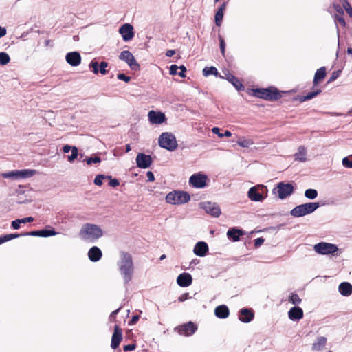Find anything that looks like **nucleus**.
Listing matches in <instances>:
<instances>
[{
  "instance_id": "obj_1",
  "label": "nucleus",
  "mask_w": 352,
  "mask_h": 352,
  "mask_svg": "<svg viewBox=\"0 0 352 352\" xmlns=\"http://www.w3.org/2000/svg\"><path fill=\"white\" fill-rule=\"evenodd\" d=\"M120 259L118 265L121 274L123 276L124 283H128L132 278L133 274V262L132 256L128 252L122 251L120 253Z\"/></svg>"
},
{
  "instance_id": "obj_2",
  "label": "nucleus",
  "mask_w": 352,
  "mask_h": 352,
  "mask_svg": "<svg viewBox=\"0 0 352 352\" xmlns=\"http://www.w3.org/2000/svg\"><path fill=\"white\" fill-rule=\"evenodd\" d=\"M102 236L103 231L101 228L94 223H85L79 231L80 238L87 241H96Z\"/></svg>"
},
{
  "instance_id": "obj_3",
  "label": "nucleus",
  "mask_w": 352,
  "mask_h": 352,
  "mask_svg": "<svg viewBox=\"0 0 352 352\" xmlns=\"http://www.w3.org/2000/svg\"><path fill=\"white\" fill-rule=\"evenodd\" d=\"M253 95L255 97L269 101H276L281 98L280 91L273 87L268 88H256L253 90Z\"/></svg>"
},
{
  "instance_id": "obj_4",
  "label": "nucleus",
  "mask_w": 352,
  "mask_h": 352,
  "mask_svg": "<svg viewBox=\"0 0 352 352\" xmlns=\"http://www.w3.org/2000/svg\"><path fill=\"white\" fill-rule=\"evenodd\" d=\"M319 207L320 204L318 202H308L294 208L290 211V214L294 217H301L313 213Z\"/></svg>"
},
{
  "instance_id": "obj_5",
  "label": "nucleus",
  "mask_w": 352,
  "mask_h": 352,
  "mask_svg": "<svg viewBox=\"0 0 352 352\" xmlns=\"http://www.w3.org/2000/svg\"><path fill=\"white\" fill-rule=\"evenodd\" d=\"M190 199L189 193L185 191L173 190L166 196L167 203L173 205H180L187 203Z\"/></svg>"
},
{
  "instance_id": "obj_6",
  "label": "nucleus",
  "mask_w": 352,
  "mask_h": 352,
  "mask_svg": "<svg viewBox=\"0 0 352 352\" xmlns=\"http://www.w3.org/2000/svg\"><path fill=\"white\" fill-rule=\"evenodd\" d=\"M158 144L160 147L169 151H173L177 147V142L175 136L169 132L162 133L160 135Z\"/></svg>"
},
{
  "instance_id": "obj_7",
  "label": "nucleus",
  "mask_w": 352,
  "mask_h": 352,
  "mask_svg": "<svg viewBox=\"0 0 352 352\" xmlns=\"http://www.w3.org/2000/svg\"><path fill=\"white\" fill-rule=\"evenodd\" d=\"M248 196L253 201H262L267 196V188L264 185L254 186L249 189Z\"/></svg>"
},
{
  "instance_id": "obj_8",
  "label": "nucleus",
  "mask_w": 352,
  "mask_h": 352,
  "mask_svg": "<svg viewBox=\"0 0 352 352\" xmlns=\"http://www.w3.org/2000/svg\"><path fill=\"white\" fill-rule=\"evenodd\" d=\"M294 190V188L292 184L281 182L272 190V192L277 195L278 198L283 200L293 194Z\"/></svg>"
},
{
  "instance_id": "obj_9",
  "label": "nucleus",
  "mask_w": 352,
  "mask_h": 352,
  "mask_svg": "<svg viewBox=\"0 0 352 352\" xmlns=\"http://www.w3.org/2000/svg\"><path fill=\"white\" fill-rule=\"evenodd\" d=\"M314 251L321 255H334L338 251V248L336 244L320 242L314 245Z\"/></svg>"
},
{
  "instance_id": "obj_10",
  "label": "nucleus",
  "mask_w": 352,
  "mask_h": 352,
  "mask_svg": "<svg viewBox=\"0 0 352 352\" xmlns=\"http://www.w3.org/2000/svg\"><path fill=\"white\" fill-rule=\"evenodd\" d=\"M35 173L36 170H34L22 169L3 173L1 175L3 178L16 180L19 179L30 178L34 175Z\"/></svg>"
},
{
  "instance_id": "obj_11",
  "label": "nucleus",
  "mask_w": 352,
  "mask_h": 352,
  "mask_svg": "<svg viewBox=\"0 0 352 352\" xmlns=\"http://www.w3.org/2000/svg\"><path fill=\"white\" fill-rule=\"evenodd\" d=\"M197 330V325L192 322L182 324L174 328V331L177 332L181 336H191Z\"/></svg>"
},
{
  "instance_id": "obj_12",
  "label": "nucleus",
  "mask_w": 352,
  "mask_h": 352,
  "mask_svg": "<svg viewBox=\"0 0 352 352\" xmlns=\"http://www.w3.org/2000/svg\"><path fill=\"white\" fill-rule=\"evenodd\" d=\"M207 180L208 177L206 175L199 173L190 176L189 179V184L194 188H204L206 186Z\"/></svg>"
},
{
  "instance_id": "obj_13",
  "label": "nucleus",
  "mask_w": 352,
  "mask_h": 352,
  "mask_svg": "<svg viewBox=\"0 0 352 352\" xmlns=\"http://www.w3.org/2000/svg\"><path fill=\"white\" fill-rule=\"evenodd\" d=\"M199 208L204 210L205 212L214 217H218L221 214V209L216 203L210 201H204L199 203Z\"/></svg>"
},
{
  "instance_id": "obj_14",
  "label": "nucleus",
  "mask_w": 352,
  "mask_h": 352,
  "mask_svg": "<svg viewBox=\"0 0 352 352\" xmlns=\"http://www.w3.org/2000/svg\"><path fill=\"white\" fill-rule=\"evenodd\" d=\"M119 58L126 62L133 70L140 69V65L136 61L133 54L129 50L122 51L119 55Z\"/></svg>"
},
{
  "instance_id": "obj_15",
  "label": "nucleus",
  "mask_w": 352,
  "mask_h": 352,
  "mask_svg": "<svg viewBox=\"0 0 352 352\" xmlns=\"http://www.w3.org/2000/svg\"><path fill=\"white\" fill-rule=\"evenodd\" d=\"M119 33L125 42L131 41L135 35L133 27L130 23H124L119 28Z\"/></svg>"
},
{
  "instance_id": "obj_16",
  "label": "nucleus",
  "mask_w": 352,
  "mask_h": 352,
  "mask_svg": "<svg viewBox=\"0 0 352 352\" xmlns=\"http://www.w3.org/2000/svg\"><path fill=\"white\" fill-rule=\"evenodd\" d=\"M136 164L140 168H148L152 164V158L151 155L142 153H138L136 157Z\"/></svg>"
},
{
  "instance_id": "obj_17",
  "label": "nucleus",
  "mask_w": 352,
  "mask_h": 352,
  "mask_svg": "<svg viewBox=\"0 0 352 352\" xmlns=\"http://www.w3.org/2000/svg\"><path fill=\"white\" fill-rule=\"evenodd\" d=\"M148 120L151 123L160 124L166 120V116L164 113L150 111L148 112Z\"/></svg>"
},
{
  "instance_id": "obj_18",
  "label": "nucleus",
  "mask_w": 352,
  "mask_h": 352,
  "mask_svg": "<svg viewBox=\"0 0 352 352\" xmlns=\"http://www.w3.org/2000/svg\"><path fill=\"white\" fill-rule=\"evenodd\" d=\"M65 60L71 66L76 67L81 63V56L78 52H68L65 56Z\"/></svg>"
},
{
  "instance_id": "obj_19",
  "label": "nucleus",
  "mask_w": 352,
  "mask_h": 352,
  "mask_svg": "<svg viewBox=\"0 0 352 352\" xmlns=\"http://www.w3.org/2000/svg\"><path fill=\"white\" fill-rule=\"evenodd\" d=\"M122 340V329L116 325L114 327V331L111 337V346L112 349H116L118 347L120 342Z\"/></svg>"
},
{
  "instance_id": "obj_20",
  "label": "nucleus",
  "mask_w": 352,
  "mask_h": 352,
  "mask_svg": "<svg viewBox=\"0 0 352 352\" xmlns=\"http://www.w3.org/2000/svg\"><path fill=\"white\" fill-rule=\"evenodd\" d=\"M209 250L208 244L204 241L197 242L193 249V252L195 255L203 257L206 255Z\"/></svg>"
},
{
  "instance_id": "obj_21",
  "label": "nucleus",
  "mask_w": 352,
  "mask_h": 352,
  "mask_svg": "<svg viewBox=\"0 0 352 352\" xmlns=\"http://www.w3.org/2000/svg\"><path fill=\"white\" fill-rule=\"evenodd\" d=\"M245 234V232L241 229L232 228L228 230L227 236L230 240L236 242L239 241L240 240V237L243 236Z\"/></svg>"
},
{
  "instance_id": "obj_22",
  "label": "nucleus",
  "mask_w": 352,
  "mask_h": 352,
  "mask_svg": "<svg viewBox=\"0 0 352 352\" xmlns=\"http://www.w3.org/2000/svg\"><path fill=\"white\" fill-rule=\"evenodd\" d=\"M88 257L92 262H97L100 260L102 256L101 250L97 246L91 247L88 251Z\"/></svg>"
},
{
  "instance_id": "obj_23",
  "label": "nucleus",
  "mask_w": 352,
  "mask_h": 352,
  "mask_svg": "<svg viewBox=\"0 0 352 352\" xmlns=\"http://www.w3.org/2000/svg\"><path fill=\"white\" fill-rule=\"evenodd\" d=\"M192 282V278L189 273L184 272L177 278V283L179 286H190Z\"/></svg>"
},
{
  "instance_id": "obj_24",
  "label": "nucleus",
  "mask_w": 352,
  "mask_h": 352,
  "mask_svg": "<svg viewBox=\"0 0 352 352\" xmlns=\"http://www.w3.org/2000/svg\"><path fill=\"white\" fill-rule=\"evenodd\" d=\"M239 318L243 322H250L254 318V313L250 309L243 308L240 311V315Z\"/></svg>"
},
{
  "instance_id": "obj_25",
  "label": "nucleus",
  "mask_w": 352,
  "mask_h": 352,
  "mask_svg": "<svg viewBox=\"0 0 352 352\" xmlns=\"http://www.w3.org/2000/svg\"><path fill=\"white\" fill-rule=\"evenodd\" d=\"M288 317L292 320H298L303 317V311L299 307H294L288 311Z\"/></svg>"
},
{
  "instance_id": "obj_26",
  "label": "nucleus",
  "mask_w": 352,
  "mask_h": 352,
  "mask_svg": "<svg viewBox=\"0 0 352 352\" xmlns=\"http://www.w3.org/2000/svg\"><path fill=\"white\" fill-rule=\"evenodd\" d=\"M229 314L228 307L224 305L217 306L214 309V314L219 318H226L228 317Z\"/></svg>"
},
{
  "instance_id": "obj_27",
  "label": "nucleus",
  "mask_w": 352,
  "mask_h": 352,
  "mask_svg": "<svg viewBox=\"0 0 352 352\" xmlns=\"http://www.w3.org/2000/svg\"><path fill=\"white\" fill-rule=\"evenodd\" d=\"M226 76L227 80L232 83L237 90H242L244 89V86L236 76L229 72L226 74Z\"/></svg>"
},
{
  "instance_id": "obj_28",
  "label": "nucleus",
  "mask_w": 352,
  "mask_h": 352,
  "mask_svg": "<svg viewBox=\"0 0 352 352\" xmlns=\"http://www.w3.org/2000/svg\"><path fill=\"white\" fill-rule=\"evenodd\" d=\"M226 8V3H223L218 9L215 14V23L217 26H221L223 18V12Z\"/></svg>"
},
{
  "instance_id": "obj_29",
  "label": "nucleus",
  "mask_w": 352,
  "mask_h": 352,
  "mask_svg": "<svg viewBox=\"0 0 352 352\" xmlns=\"http://www.w3.org/2000/svg\"><path fill=\"white\" fill-rule=\"evenodd\" d=\"M326 76V68L325 67H322L317 69V71L315 73L314 78V85H317L318 81L324 79Z\"/></svg>"
},
{
  "instance_id": "obj_30",
  "label": "nucleus",
  "mask_w": 352,
  "mask_h": 352,
  "mask_svg": "<svg viewBox=\"0 0 352 352\" xmlns=\"http://www.w3.org/2000/svg\"><path fill=\"white\" fill-rule=\"evenodd\" d=\"M327 338L325 337L321 336L317 338L316 342L313 344L312 349L315 351L322 350L326 344Z\"/></svg>"
},
{
  "instance_id": "obj_31",
  "label": "nucleus",
  "mask_w": 352,
  "mask_h": 352,
  "mask_svg": "<svg viewBox=\"0 0 352 352\" xmlns=\"http://www.w3.org/2000/svg\"><path fill=\"white\" fill-rule=\"evenodd\" d=\"M320 92H321L320 89H316V91L309 92L305 96H299L297 99L300 102H303L305 101H307V100L314 98L315 96L318 95Z\"/></svg>"
},
{
  "instance_id": "obj_32",
  "label": "nucleus",
  "mask_w": 352,
  "mask_h": 352,
  "mask_svg": "<svg viewBox=\"0 0 352 352\" xmlns=\"http://www.w3.org/2000/svg\"><path fill=\"white\" fill-rule=\"evenodd\" d=\"M306 154L307 151L306 148L304 146H300L298 148V151L294 155L295 160L304 162L306 161Z\"/></svg>"
},
{
  "instance_id": "obj_33",
  "label": "nucleus",
  "mask_w": 352,
  "mask_h": 352,
  "mask_svg": "<svg viewBox=\"0 0 352 352\" xmlns=\"http://www.w3.org/2000/svg\"><path fill=\"white\" fill-rule=\"evenodd\" d=\"M203 75L204 76H208L210 75H214L215 76H219L221 78H223V76H220L219 74V72L217 69L215 67H206L203 69Z\"/></svg>"
},
{
  "instance_id": "obj_34",
  "label": "nucleus",
  "mask_w": 352,
  "mask_h": 352,
  "mask_svg": "<svg viewBox=\"0 0 352 352\" xmlns=\"http://www.w3.org/2000/svg\"><path fill=\"white\" fill-rule=\"evenodd\" d=\"M20 236H22L21 234H17V233L8 234H5V235L0 236L1 241H2L3 243H6L7 241H9L10 240L16 239V238L20 237Z\"/></svg>"
},
{
  "instance_id": "obj_35",
  "label": "nucleus",
  "mask_w": 352,
  "mask_h": 352,
  "mask_svg": "<svg viewBox=\"0 0 352 352\" xmlns=\"http://www.w3.org/2000/svg\"><path fill=\"white\" fill-rule=\"evenodd\" d=\"M318 195V191L316 189L309 188L305 191V196L309 199H316Z\"/></svg>"
},
{
  "instance_id": "obj_36",
  "label": "nucleus",
  "mask_w": 352,
  "mask_h": 352,
  "mask_svg": "<svg viewBox=\"0 0 352 352\" xmlns=\"http://www.w3.org/2000/svg\"><path fill=\"white\" fill-rule=\"evenodd\" d=\"M41 237H50L56 235L58 233L54 230L42 229L40 230Z\"/></svg>"
},
{
  "instance_id": "obj_37",
  "label": "nucleus",
  "mask_w": 352,
  "mask_h": 352,
  "mask_svg": "<svg viewBox=\"0 0 352 352\" xmlns=\"http://www.w3.org/2000/svg\"><path fill=\"white\" fill-rule=\"evenodd\" d=\"M287 300L293 305H298L301 302V299L298 294L292 293L288 296Z\"/></svg>"
},
{
  "instance_id": "obj_38",
  "label": "nucleus",
  "mask_w": 352,
  "mask_h": 352,
  "mask_svg": "<svg viewBox=\"0 0 352 352\" xmlns=\"http://www.w3.org/2000/svg\"><path fill=\"white\" fill-rule=\"evenodd\" d=\"M10 61V56L5 52H0V65H6Z\"/></svg>"
},
{
  "instance_id": "obj_39",
  "label": "nucleus",
  "mask_w": 352,
  "mask_h": 352,
  "mask_svg": "<svg viewBox=\"0 0 352 352\" xmlns=\"http://www.w3.org/2000/svg\"><path fill=\"white\" fill-rule=\"evenodd\" d=\"M237 144L241 147L248 148L252 144V142L250 140L241 138L238 140Z\"/></svg>"
},
{
  "instance_id": "obj_40",
  "label": "nucleus",
  "mask_w": 352,
  "mask_h": 352,
  "mask_svg": "<svg viewBox=\"0 0 352 352\" xmlns=\"http://www.w3.org/2000/svg\"><path fill=\"white\" fill-rule=\"evenodd\" d=\"M72 153L70 155L68 156V161L69 162H74L78 157V151L77 147L73 146L72 149H71Z\"/></svg>"
},
{
  "instance_id": "obj_41",
  "label": "nucleus",
  "mask_w": 352,
  "mask_h": 352,
  "mask_svg": "<svg viewBox=\"0 0 352 352\" xmlns=\"http://www.w3.org/2000/svg\"><path fill=\"white\" fill-rule=\"evenodd\" d=\"M338 290L344 296H349L352 294V287H338Z\"/></svg>"
},
{
  "instance_id": "obj_42",
  "label": "nucleus",
  "mask_w": 352,
  "mask_h": 352,
  "mask_svg": "<svg viewBox=\"0 0 352 352\" xmlns=\"http://www.w3.org/2000/svg\"><path fill=\"white\" fill-rule=\"evenodd\" d=\"M85 161L86 162L87 164L91 165L92 163H95V164L100 163L101 162V159L98 156H95V157H87L85 160Z\"/></svg>"
},
{
  "instance_id": "obj_43",
  "label": "nucleus",
  "mask_w": 352,
  "mask_h": 352,
  "mask_svg": "<svg viewBox=\"0 0 352 352\" xmlns=\"http://www.w3.org/2000/svg\"><path fill=\"white\" fill-rule=\"evenodd\" d=\"M196 294V292L191 293V292H186L183 294H182L179 298L178 300L180 302H183L187 299L192 298L193 296Z\"/></svg>"
},
{
  "instance_id": "obj_44",
  "label": "nucleus",
  "mask_w": 352,
  "mask_h": 352,
  "mask_svg": "<svg viewBox=\"0 0 352 352\" xmlns=\"http://www.w3.org/2000/svg\"><path fill=\"white\" fill-rule=\"evenodd\" d=\"M342 6L345 9L346 12L349 14V15L352 17V8L349 2L347 0H344Z\"/></svg>"
},
{
  "instance_id": "obj_45",
  "label": "nucleus",
  "mask_w": 352,
  "mask_h": 352,
  "mask_svg": "<svg viewBox=\"0 0 352 352\" xmlns=\"http://www.w3.org/2000/svg\"><path fill=\"white\" fill-rule=\"evenodd\" d=\"M107 175H98L96 176L94 179V184L96 186H102V179H106Z\"/></svg>"
},
{
  "instance_id": "obj_46",
  "label": "nucleus",
  "mask_w": 352,
  "mask_h": 352,
  "mask_svg": "<svg viewBox=\"0 0 352 352\" xmlns=\"http://www.w3.org/2000/svg\"><path fill=\"white\" fill-rule=\"evenodd\" d=\"M108 66V63L107 62L102 61L98 65V68L100 73L102 75H105L107 73V70L106 68Z\"/></svg>"
},
{
  "instance_id": "obj_47",
  "label": "nucleus",
  "mask_w": 352,
  "mask_h": 352,
  "mask_svg": "<svg viewBox=\"0 0 352 352\" xmlns=\"http://www.w3.org/2000/svg\"><path fill=\"white\" fill-rule=\"evenodd\" d=\"M106 179L109 180V185L111 187L115 188V187L119 186V184H120V182L117 179L112 178V177L110 175H107Z\"/></svg>"
},
{
  "instance_id": "obj_48",
  "label": "nucleus",
  "mask_w": 352,
  "mask_h": 352,
  "mask_svg": "<svg viewBox=\"0 0 352 352\" xmlns=\"http://www.w3.org/2000/svg\"><path fill=\"white\" fill-rule=\"evenodd\" d=\"M342 165L346 168H352V159L349 157H345L342 161Z\"/></svg>"
},
{
  "instance_id": "obj_49",
  "label": "nucleus",
  "mask_w": 352,
  "mask_h": 352,
  "mask_svg": "<svg viewBox=\"0 0 352 352\" xmlns=\"http://www.w3.org/2000/svg\"><path fill=\"white\" fill-rule=\"evenodd\" d=\"M340 73H341L340 70L334 71L331 74L330 78H329L328 83L333 82L334 80H336L340 76Z\"/></svg>"
},
{
  "instance_id": "obj_50",
  "label": "nucleus",
  "mask_w": 352,
  "mask_h": 352,
  "mask_svg": "<svg viewBox=\"0 0 352 352\" xmlns=\"http://www.w3.org/2000/svg\"><path fill=\"white\" fill-rule=\"evenodd\" d=\"M89 67L92 68V72L95 74H97L98 72H100L98 63L96 61L92 60L89 64Z\"/></svg>"
},
{
  "instance_id": "obj_51",
  "label": "nucleus",
  "mask_w": 352,
  "mask_h": 352,
  "mask_svg": "<svg viewBox=\"0 0 352 352\" xmlns=\"http://www.w3.org/2000/svg\"><path fill=\"white\" fill-rule=\"evenodd\" d=\"M21 235H22V236H39V237H41L40 230L21 233Z\"/></svg>"
},
{
  "instance_id": "obj_52",
  "label": "nucleus",
  "mask_w": 352,
  "mask_h": 352,
  "mask_svg": "<svg viewBox=\"0 0 352 352\" xmlns=\"http://www.w3.org/2000/svg\"><path fill=\"white\" fill-rule=\"evenodd\" d=\"M219 46H220L221 52L223 55H224L225 50H226V42H225L224 39L221 36H219Z\"/></svg>"
},
{
  "instance_id": "obj_53",
  "label": "nucleus",
  "mask_w": 352,
  "mask_h": 352,
  "mask_svg": "<svg viewBox=\"0 0 352 352\" xmlns=\"http://www.w3.org/2000/svg\"><path fill=\"white\" fill-rule=\"evenodd\" d=\"M118 78L121 80H124L126 82H128L131 78L129 76H126L124 73H119L118 74Z\"/></svg>"
},
{
  "instance_id": "obj_54",
  "label": "nucleus",
  "mask_w": 352,
  "mask_h": 352,
  "mask_svg": "<svg viewBox=\"0 0 352 352\" xmlns=\"http://www.w3.org/2000/svg\"><path fill=\"white\" fill-rule=\"evenodd\" d=\"M179 69L180 71L178 72V75L182 78L186 77V67L184 65H180L179 67Z\"/></svg>"
},
{
  "instance_id": "obj_55",
  "label": "nucleus",
  "mask_w": 352,
  "mask_h": 352,
  "mask_svg": "<svg viewBox=\"0 0 352 352\" xmlns=\"http://www.w3.org/2000/svg\"><path fill=\"white\" fill-rule=\"evenodd\" d=\"M334 17L336 21H337L340 25H342L344 27L346 25L345 20L342 16L336 14Z\"/></svg>"
},
{
  "instance_id": "obj_56",
  "label": "nucleus",
  "mask_w": 352,
  "mask_h": 352,
  "mask_svg": "<svg viewBox=\"0 0 352 352\" xmlns=\"http://www.w3.org/2000/svg\"><path fill=\"white\" fill-rule=\"evenodd\" d=\"M179 69V67L176 65H172L170 67V74L176 75L178 74L177 70Z\"/></svg>"
},
{
  "instance_id": "obj_57",
  "label": "nucleus",
  "mask_w": 352,
  "mask_h": 352,
  "mask_svg": "<svg viewBox=\"0 0 352 352\" xmlns=\"http://www.w3.org/2000/svg\"><path fill=\"white\" fill-rule=\"evenodd\" d=\"M21 221L19 219L14 220L12 221L11 226L12 228L14 230H17L20 228Z\"/></svg>"
},
{
  "instance_id": "obj_58",
  "label": "nucleus",
  "mask_w": 352,
  "mask_h": 352,
  "mask_svg": "<svg viewBox=\"0 0 352 352\" xmlns=\"http://www.w3.org/2000/svg\"><path fill=\"white\" fill-rule=\"evenodd\" d=\"M265 240L262 237L257 238L254 240V246L258 248L261 246Z\"/></svg>"
},
{
  "instance_id": "obj_59",
  "label": "nucleus",
  "mask_w": 352,
  "mask_h": 352,
  "mask_svg": "<svg viewBox=\"0 0 352 352\" xmlns=\"http://www.w3.org/2000/svg\"><path fill=\"white\" fill-rule=\"evenodd\" d=\"M21 223H30L34 221V218L32 217H25L23 219H19Z\"/></svg>"
},
{
  "instance_id": "obj_60",
  "label": "nucleus",
  "mask_w": 352,
  "mask_h": 352,
  "mask_svg": "<svg viewBox=\"0 0 352 352\" xmlns=\"http://www.w3.org/2000/svg\"><path fill=\"white\" fill-rule=\"evenodd\" d=\"M333 8L341 15L344 14V10L339 4H333Z\"/></svg>"
},
{
  "instance_id": "obj_61",
  "label": "nucleus",
  "mask_w": 352,
  "mask_h": 352,
  "mask_svg": "<svg viewBox=\"0 0 352 352\" xmlns=\"http://www.w3.org/2000/svg\"><path fill=\"white\" fill-rule=\"evenodd\" d=\"M213 133L217 134L219 138H223V133H220V129L218 127H213L212 129Z\"/></svg>"
},
{
  "instance_id": "obj_62",
  "label": "nucleus",
  "mask_w": 352,
  "mask_h": 352,
  "mask_svg": "<svg viewBox=\"0 0 352 352\" xmlns=\"http://www.w3.org/2000/svg\"><path fill=\"white\" fill-rule=\"evenodd\" d=\"M135 349V344H128V345H125L123 347V349L124 351H133Z\"/></svg>"
},
{
  "instance_id": "obj_63",
  "label": "nucleus",
  "mask_w": 352,
  "mask_h": 352,
  "mask_svg": "<svg viewBox=\"0 0 352 352\" xmlns=\"http://www.w3.org/2000/svg\"><path fill=\"white\" fill-rule=\"evenodd\" d=\"M148 182H153L155 180L154 174L151 171H148L146 173Z\"/></svg>"
},
{
  "instance_id": "obj_64",
  "label": "nucleus",
  "mask_w": 352,
  "mask_h": 352,
  "mask_svg": "<svg viewBox=\"0 0 352 352\" xmlns=\"http://www.w3.org/2000/svg\"><path fill=\"white\" fill-rule=\"evenodd\" d=\"M139 318L140 316L138 315L133 316L129 324L130 325L135 324L138 321Z\"/></svg>"
}]
</instances>
